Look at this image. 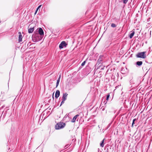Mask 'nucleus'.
I'll use <instances>...</instances> for the list:
<instances>
[{"mask_svg": "<svg viewBox=\"0 0 152 152\" xmlns=\"http://www.w3.org/2000/svg\"><path fill=\"white\" fill-rule=\"evenodd\" d=\"M43 37L39 34L37 32L34 31L32 36L33 41L34 42H37L41 40Z\"/></svg>", "mask_w": 152, "mask_h": 152, "instance_id": "1", "label": "nucleus"}, {"mask_svg": "<svg viewBox=\"0 0 152 152\" xmlns=\"http://www.w3.org/2000/svg\"><path fill=\"white\" fill-rule=\"evenodd\" d=\"M66 125V124L63 122L58 123L55 126L56 129L58 130L63 128Z\"/></svg>", "mask_w": 152, "mask_h": 152, "instance_id": "2", "label": "nucleus"}, {"mask_svg": "<svg viewBox=\"0 0 152 152\" xmlns=\"http://www.w3.org/2000/svg\"><path fill=\"white\" fill-rule=\"evenodd\" d=\"M145 52H142L138 53L136 55V57L138 58H145L146 57V55L145 54Z\"/></svg>", "mask_w": 152, "mask_h": 152, "instance_id": "3", "label": "nucleus"}, {"mask_svg": "<svg viewBox=\"0 0 152 152\" xmlns=\"http://www.w3.org/2000/svg\"><path fill=\"white\" fill-rule=\"evenodd\" d=\"M54 96H49L45 100V103L46 102H48V103H50V102L51 101V98H52V101H53L54 100Z\"/></svg>", "mask_w": 152, "mask_h": 152, "instance_id": "4", "label": "nucleus"}, {"mask_svg": "<svg viewBox=\"0 0 152 152\" xmlns=\"http://www.w3.org/2000/svg\"><path fill=\"white\" fill-rule=\"evenodd\" d=\"M38 30V33L41 36L43 37L44 35V31L43 29L41 28H39L37 29Z\"/></svg>", "mask_w": 152, "mask_h": 152, "instance_id": "5", "label": "nucleus"}, {"mask_svg": "<svg viewBox=\"0 0 152 152\" xmlns=\"http://www.w3.org/2000/svg\"><path fill=\"white\" fill-rule=\"evenodd\" d=\"M67 44L65 41H62L59 45V48L60 49H62L64 47H66Z\"/></svg>", "mask_w": 152, "mask_h": 152, "instance_id": "6", "label": "nucleus"}, {"mask_svg": "<svg viewBox=\"0 0 152 152\" xmlns=\"http://www.w3.org/2000/svg\"><path fill=\"white\" fill-rule=\"evenodd\" d=\"M67 96H63L62 97V101L61 103V104L60 105V107L61 106V105L63 104L64 101L66 100L67 99Z\"/></svg>", "mask_w": 152, "mask_h": 152, "instance_id": "7", "label": "nucleus"}, {"mask_svg": "<svg viewBox=\"0 0 152 152\" xmlns=\"http://www.w3.org/2000/svg\"><path fill=\"white\" fill-rule=\"evenodd\" d=\"M104 58V57L103 55H100L97 61L99 63H101V62L102 61Z\"/></svg>", "mask_w": 152, "mask_h": 152, "instance_id": "8", "label": "nucleus"}, {"mask_svg": "<svg viewBox=\"0 0 152 152\" xmlns=\"http://www.w3.org/2000/svg\"><path fill=\"white\" fill-rule=\"evenodd\" d=\"M18 34H19L18 42L20 43L22 41V36L20 32H18Z\"/></svg>", "mask_w": 152, "mask_h": 152, "instance_id": "9", "label": "nucleus"}, {"mask_svg": "<svg viewBox=\"0 0 152 152\" xmlns=\"http://www.w3.org/2000/svg\"><path fill=\"white\" fill-rule=\"evenodd\" d=\"M79 116V115L77 114L73 118H72V119L71 121V122L73 123L75 122L77 118L78 117V116Z\"/></svg>", "mask_w": 152, "mask_h": 152, "instance_id": "10", "label": "nucleus"}, {"mask_svg": "<svg viewBox=\"0 0 152 152\" xmlns=\"http://www.w3.org/2000/svg\"><path fill=\"white\" fill-rule=\"evenodd\" d=\"M54 91L49 90L48 91V92L47 93V95H48V94H49V95H54Z\"/></svg>", "mask_w": 152, "mask_h": 152, "instance_id": "11", "label": "nucleus"}, {"mask_svg": "<svg viewBox=\"0 0 152 152\" xmlns=\"http://www.w3.org/2000/svg\"><path fill=\"white\" fill-rule=\"evenodd\" d=\"M34 27L31 28H28V33H32L34 31Z\"/></svg>", "mask_w": 152, "mask_h": 152, "instance_id": "12", "label": "nucleus"}, {"mask_svg": "<svg viewBox=\"0 0 152 152\" xmlns=\"http://www.w3.org/2000/svg\"><path fill=\"white\" fill-rule=\"evenodd\" d=\"M105 139L104 138L101 142L100 143V146L102 147H103L104 145V141Z\"/></svg>", "mask_w": 152, "mask_h": 152, "instance_id": "13", "label": "nucleus"}, {"mask_svg": "<svg viewBox=\"0 0 152 152\" xmlns=\"http://www.w3.org/2000/svg\"><path fill=\"white\" fill-rule=\"evenodd\" d=\"M142 64V61H138L136 62V64L139 66H141Z\"/></svg>", "mask_w": 152, "mask_h": 152, "instance_id": "14", "label": "nucleus"}, {"mask_svg": "<svg viewBox=\"0 0 152 152\" xmlns=\"http://www.w3.org/2000/svg\"><path fill=\"white\" fill-rule=\"evenodd\" d=\"M61 78V75H60L59 78H58L57 81L56 82V87H57V86H58L60 80V79Z\"/></svg>", "mask_w": 152, "mask_h": 152, "instance_id": "15", "label": "nucleus"}, {"mask_svg": "<svg viewBox=\"0 0 152 152\" xmlns=\"http://www.w3.org/2000/svg\"><path fill=\"white\" fill-rule=\"evenodd\" d=\"M107 97L106 98V100L107 101L106 102L104 100L103 101V103H104V104L105 105V104L107 103V101H108L109 99V97L110 96H106Z\"/></svg>", "mask_w": 152, "mask_h": 152, "instance_id": "16", "label": "nucleus"}, {"mask_svg": "<svg viewBox=\"0 0 152 152\" xmlns=\"http://www.w3.org/2000/svg\"><path fill=\"white\" fill-rule=\"evenodd\" d=\"M134 31L132 32V33H131L130 34H129V37L130 39H131L133 37V36L134 35Z\"/></svg>", "mask_w": 152, "mask_h": 152, "instance_id": "17", "label": "nucleus"}, {"mask_svg": "<svg viewBox=\"0 0 152 152\" xmlns=\"http://www.w3.org/2000/svg\"><path fill=\"white\" fill-rule=\"evenodd\" d=\"M133 80H131L130 81V83L131 84H134V86L135 87L137 86H138V84H135V83H134L133 82Z\"/></svg>", "mask_w": 152, "mask_h": 152, "instance_id": "18", "label": "nucleus"}, {"mask_svg": "<svg viewBox=\"0 0 152 152\" xmlns=\"http://www.w3.org/2000/svg\"><path fill=\"white\" fill-rule=\"evenodd\" d=\"M137 119L136 118H134L133 120L132 123V125L131 126H132V127H133L134 124H135V122L136 121H137Z\"/></svg>", "mask_w": 152, "mask_h": 152, "instance_id": "19", "label": "nucleus"}, {"mask_svg": "<svg viewBox=\"0 0 152 152\" xmlns=\"http://www.w3.org/2000/svg\"><path fill=\"white\" fill-rule=\"evenodd\" d=\"M60 92L59 91L57 90L56 91L55 95H60Z\"/></svg>", "mask_w": 152, "mask_h": 152, "instance_id": "20", "label": "nucleus"}, {"mask_svg": "<svg viewBox=\"0 0 152 152\" xmlns=\"http://www.w3.org/2000/svg\"><path fill=\"white\" fill-rule=\"evenodd\" d=\"M41 6V5H40L37 8L36 10V11H35V13H34L35 14H36L38 10V9L39 8H40Z\"/></svg>", "mask_w": 152, "mask_h": 152, "instance_id": "21", "label": "nucleus"}, {"mask_svg": "<svg viewBox=\"0 0 152 152\" xmlns=\"http://www.w3.org/2000/svg\"><path fill=\"white\" fill-rule=\"evenodd\" d=\"M111 26L113 28H115L116 27V25H115V24L113 23H112Z\"/></svg>", "mask_w": 152, "mask_h": 152, "instance_id": "22", "label": "nucleus"}, {"mask_svg": "<svg viewBox=\"0 0 152 152\" xmlns=\"http://www.w3.org/2000/svg\"><path fill=\"white\" fill-rule=\"evenodd\" d=\"M112 123V122L111 121L110 123L108 125L107 127L106 128V129H107L111 125Z\"/></svg>", "mask_w": 152, "mask_h": 152, "instance_id": "23", "label": "nucleus"}, {"mask_svg": "<svg viewBox=\"0 0 152 152\" xmlns=\"http://www.w3.org/2000/svg\"><path fill=\"white\" fill-rule=\"evenodd\" d=\"M124 4H126L128 2V0H122Z\"/></svg>", "mask_w": 152, "mask_h": 152, "instance_id": "24", "label": "nucleus"}, {"mask_svg": "<svg viewBox=\"0 0 152 152\" xmlns=\"http://www.w3.org/2000/svg\"><path fill=\"white\" fill-rule=\"evenodd\" d=\"M86 63V61H84L81 64V66H84L85 64V63Z\"/></svg>", "mask_w": 152, "mask_h": 152, "instance_id": "25", "label": "nucleus"}, {"mask_svg": "<svg viewBox=\"0 0 152 152\" xmlns=\"http://www.w3.org/2000/svg\"><path fill=\"white\" fill-rule=\"evenodd\" d=\"M102 111H104L105 110V107L102 106L100 109Z\"/></svg>", "mask_w": 152, "mask_h": 152, "instance_id": "26", "label": "nucleus"}, {"mask_svg": "<svg viewBox=\"0 0 152 152\" xmlns=\"http://www.w3.org/2000/svg\"><path fill=\"white\" fill-rule=\"evenodd\" d=\"M69 146V145L68 144H67L64 147V148H65V149H66Z\"/></svg>", "mask_w": 152, "mask_h": 152, "instance_id": "27", "label": "nucleus"}, {"mask_svg": "<svg viewBox=\"0 0 152 152\" xmlns=\"http://www.w3.org/2000/svg\"><path fill=\"white\" fill-rule=\"evenodd\" d=\"M55 96L56 99H57L59 97V96Z\"/></svg>", "mask_w": 152, "mask_h": 152, "instance_id": "28", "label": "nucleus"}, {"mask_svg": "<svg viewBox=\"0 0 152 152\" xmlns=\"http://www.w3.org/2000/svg\"><path fill=\"white\" fill-rule=\"evenodd\" d=\"M63 95H68V94H67L66 93H63Z\"/></svg>", "mask_w": 152, "mask_h": 152, "instance_id": "29", "label": "nucleus"}, {"mask_svg": "<svg viewBox=\"0 0 152 152\" xmlns=\"http://www.w3.org/2000/svg\"><path fill=\"white\" fill-rule=\"evenodd\" d=\"M98 128H99V129H100V128H101V127H100V126L99 125V126H98Z\"/></svg>", "mask_w": 152, "mask_h": 152, "instance_id": "30", "label": "nucleus"}, {"mask_svg": "<svg viewBox=\"0 0 152 152\" xmlns=\"http://www.w3.org/2000/svg\"><path fill=\"white\" fill-rule=\"evenodd\" d=\"M98 152H99L100 151V149H99V148H98Z\"/></svg>", "mask_w": 152, "mask_h": 152, "instance_id": "31", "label": "nucleus"}, {"mask_svg": "<svg viewBox=\"0 0 152 152\" xmlns=\"http://www.w3.org/2000/svg\"><path fill=\"white\" fill-rule=\"evenodd\" d=\"M122 69H123V68H122V69H121V71H122Z\"/></svg>", "mask_w": 152, "mask_h": 152, "instance_id": "32", "label": "nucleus"}, {"mask_svg": "<svg viewBox=\"0 0 152 152\" xmlns=\"http://www.w3.org/2000/svg\"><path fill=\"white\" fill-rule=\"evenodd\" d=\"M139 94V93H138L137 95L138 94Z\"/></svg>", "mask_w": 152, "mask_h": 152, "instance_id": "33", "label": "nucleus"}, {"mask_svg": "<svg viewBox=\"0 0 152 152\" xmlns=\"http://www.w3.org/2000/svg\"><path fill=\"white\" fill-rule=\"evenodd\" d=\"M99 152H102V151H100Z\"/></svg>", "mask_w": 152, "mask_h": 152, "instance_id": "34", "label": "nucleus"}, {"mask_svg": "<svg viewBox=\"0 0 152 152\" xmlns=\"http://www.w3.org/2000/svg\"><path fill=\"white\" fill-rule=\"evenodd\" d=\"M126 99L125 100V101H126Z\"/></svg>", "mask_w": 152, "mask_h": 152, "instance_id": "35", "label": "nucleus"}, {"mask_svg": "<svg viewBox=\"0 0 152 152\" xmlns=\"http://www.w3.org/2000/svg\"><path fill=\"white\" fill-rule=\"evenodd\" d=\"M107 152H108V151H107Z\"/></svg>", "mask_w": 152, "mask_h": 152, "instance_id": "36", "label": "nucleus"}]
</instances>
